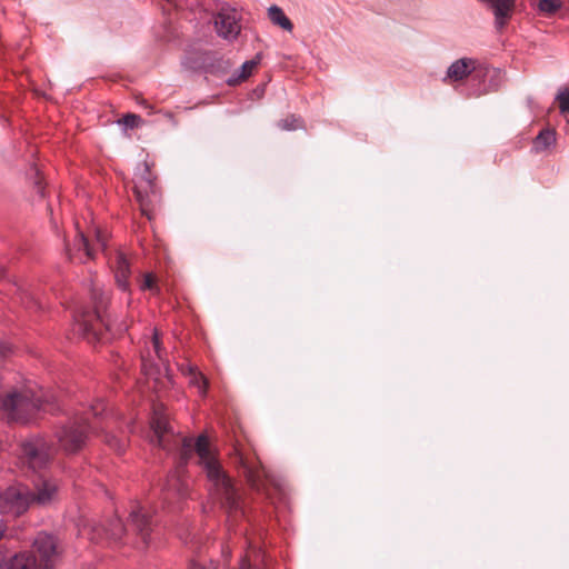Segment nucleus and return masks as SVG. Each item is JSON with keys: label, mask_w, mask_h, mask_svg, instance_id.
<instances>
[{"label": "nucleus", "mask_w": 569, "mask_h": 569, "mask_svg": "<svg viewBox=\"0 0 569 569\" xmlns=\"http://www.w3.org/2000/svg\"><path fill=\"white\" fill-rule=\"evenodd\" d=\"M150 428L149 440L152 445L168 452H179V468L186 466L193 452H196L199 465L206 472L211 486V490L221 505L229 510H237L239 508V499L233 483L222 469L216 452L211 450L206 435H200L194 441L192 438L174 433L166 413L159 408L153 410Z\"/></svg>", "instance_id": "1"}, {"label": "nucleus", "mask_w": 569, "mask_h": 569, "mask_svg": "<svg viewBox=\"0 0 569 569\" xmlns=\"http://www.w3.org/2000/svg\"><path fill=\"white\" fill-rule=\"evenodd\" d=\"M119 419L120 416L110 410L104 401L97 400L86 411L74 410L67 421L57 427L54 437L62 450L73 453L83 448L90 431L102 430L106 443L121 453L127 440L113 433L119 428Z\"/></svg>", "instance_id": "2"}, {"label": "nucleus", "mask_w": 569, "mask_h": 569, "mask_svg": "<svg viewBox=\"0 0 569 569\" xmlns=\"http://www.w3.org/2000/svg\"><path fill=\"white\" fill-rule=\"evenodd\" d=\"M57 402L54 392L28 382L0 395V411L8 421L24 423L40 410L56 412L60 409Z\"/></svg>", "instance_id": "3"}, {"label": "nucleus", "mask_w": 569, "mask_h": 569, "mask_svg": "<svg viewBox=\"0 0 569 569\" xmlns=\"http://www.w3.org/2000/svg\"><path fill=\"white\" fill-rule=\"evenodd\" d=\"M58 493L56 480L39 476L33 480V490L23 486L9 487L0 492V513L19 517L32 503L47 506L54 501Z\"/></svg>", "instance_id": "4"}, {"label": "nucleus", "mask_w": 569, "mask_h": 569, "mask_svg": "<svg viewBox=\"0 0 569 569\" xmlns=\"http://www.w3.org/2000/svg\"><path fill=\"white\" fill-rule=\"evenodd\" d=\"M91 299L94 303V310L78 311L74 315V330L84 338L99 339L101 327L109 329V323L102 315V310L106 308L109 298L107 292L100 289L98 284L93 283L91 288Z\"/></svg>", "instance_id": "5"}, {"label": "nucleus", "mask_w": 569, "mask_h": 569, "mask_svg": "<svg viewBox=\"0 0 569 569\" xmlns=\"http://www.w3.org/2000/svg\"><path fill=\"white\" fill-rule=\"evenodd\" d=\"M154 179L150 171V164L147 161L138 164L133 178L134 194L141 213L149 220L152 218V212L160 201V193Z\"/></svg>", "instance_id": "6"}, {"label": "nucleus", "mask_w": 569, "mask_h": 569, "mask_svg": "<svg viewBox=\"0 0 569 569\" xmlns=\"http://www.w3.org/2000/svg\"><path fill=\"white\" fill-rule=\"evenodd\" d=\"M56 448L43 437L32 436L20 445V463L34 472L44 469L51 461Z\"/></svg>", "instance_id": "7"}, {"label": "nucleus", "mask_w": 569, "mask_h": 569, "mask_svg": "<svg viewBox=\"0 0 569 569\" xmlns=\"http://www.w3.org/2000/svg\"><path fill=\"white\" fill-rule=\"evenodd\" d=\"M241 13L236 8L221 7L214 14L213 23L219 37L228 41H233L241 32Z\"/></svg>", "instance_id": "8"}, {"label": "nucleus", "mask_w": 569, "mask_h": 569, "mask_svg": "<svg viewBox=\"0 0 569 569\" xmlns=\"http://www.w3.org/2000/svg\"><path fill=\"white\" fill-rule=\"evenodd\" d=\"M128 527L139 536L143 547L149 546L153 530V520L142 507L136 506L132 508Z\"/></svg>", "instance_id": "9"}, {"label": "nucleus", "mask_w": 569, "mask_h": 569, "mask_svg": "<svg viewBox=\"0 0 569 569\" xmlns=\"http://www.w3.org/2000/svg\"><path fill=\"white\" fill-rule=\"evenodd\" d=\"M239 463L250 486L257 491L264 489L266 481L270 475L259 461L250 460L242 453H238Z\"/></svg>", "instance_id": "10"}, {"label": "nucleus", "mask_w": 569, "mask_h": 569, "mask_svg": "<svg viewBox=\"0 0 569 569\" xmlns=\"http://www.w3.org/2000/svg\"><path fill=\"white\" fill-rule=\"evenodd\" d=\"M33 547L38 551L44 569H51L58 556L54 537L40 532L33 540Z\"/></svg>", "instance_id": "11"}, {"label": "nucleus", "mask_w": 569, "mask_h": 569, "mask_svg": "<svg viewBox=\"0 0 569 569\" xmlns=\"http://www.w3.org/2000/svg\"><path fill=\"white\" fill-rule=\"evenodd\" d=\"M152 352L154 356L162 360V349H161V342L159 332L157 329L153 331V336L150 340V347H148L147 351L142 352L141 355V367L146 376L152 377L156 375H160V367L157 366L154 362V358L152 356Z\"/></svg>", "instance_id": "12"}, {"label": "nucleus", "mask_w": 569, "mask_h": 569, "mask_svg": "<svg viewBox=\"0 0 569 569\" xmlns=\"http://www.w3.org/2000/svg\"><path fill=\"white\" fill-rule=\"evenodd\" d=\"M495 16L496 27L503 28L512 16L516 0H480Z\"/></svg>", "instance_id": "13"}, {"label": "nucleus", "mask_w": 569, "mask_h": 569, "mask_svg": "<svg viewBox=\"0 0 569 569\" xmlns=\"http://www.w3.org/2000/svg\"><path fill=\"white\" fill-rule=\"evenodd\" d=\"M476 70V60L461 58L450 64L447 70L446 79L450 81H460Z\"/></svg>", "instance_id": "14"}, {"label": "nucleus", "mask_w": 569, "mask_h": 569, "mask_svg": "<svg viewBox=\"0 0 569 569\" xmlns=\"http://www.w3.org/2000/svg\"><path fill=\"white\" fill-rule=\"evenodd\" d=\"M67 254L69 259H77L80 262L92 258V248L82 231H78L73 247H67Z\"/></svg>", "instance_id": "15"}, {"label": "nucleus", "mask_w": 569, "mask_h": 569, "mask_svg": "<svg viewBox=\"0 0 569 569\" xmlns=\"http://www.w3.org/2000/svg\"><path fill=\"white\" fill-rule=\"evenodd\" d=\"M114 278L118 287L123 290H129V276L130 263L122 252H117L113 262Z\"/></svg>", "instance_id": "16"}, {"label": "nucleus", "mask_w": 569, "mask_h": 569, "mask_svg": "<svg viewBox=\"0 0 569 569\" xmlns=\"http://www.w3.org/2000/svg\"><path fill=\"white\" fill-rule=\"evenodd\" d=\"M268 18L272 24L281 28L284 31L292 32L293 23L286 16L284 11L280 7H278L276 4L269 7L268 8Z\"/></svg>", "instance_id": "17"}, {"label": "nucleus", "mask_w": 569, "mask_h": 569, "mask_svg": "<svg viewBox=\"0 0 569 569\" xmlns=\"http://www.w3.org/2000/svg\"><path fill=\"white\" fill-rule=\"evenodd\" d=\"M8 569H38V563L31 553L20 552L10 559Z\"/></svg>", "instance_id": "18"}, {"label": "nucleus", "mask_w": 569, "mask_h": 569, "mask_svg": "<svg viewBox=\"0 0 569 569\" xmlns=\"http://www.w3.org/2000/svg\"><path fill=\"white\" fill-rule=\"evenodd\" d=\"M257 64V60H248L243 62L241 68L227 80V83L229 86H236L247 80L252 74V71Z\"/></svg>", "instance_id": "19"}, {"label": "nucleus", "mask_w": 569, "mask_h": 569, "mask_svg": "<svg viewBox=\"0 0 569 569\" xmlns=\"http://www.w3.org/2000/svg\"><path fill=\"white\" fill-rule=\"evenodd\" d=\"M188 371L190 376V383L198 388L201 396H204L207 392V380L204 376L194 367H189Z\"/></svg>", "instance_id": "20"}, {"label": "nucleus", "mask_w": 569, "mask_h": 569, "mask_svg": "<svg viewBox=\"0 0 569 569\" xmlns=\"http://www.w3.org/2000/svg\"><path fill=\"white\" fill-rule=\"evenodd\" d=\"M127 527L123 525L120 518H114L109 522L107 532L113 540H121Z\"/></svg>", "instance_id": "21"}, {"label": "nucleus", "mask_w": 569, "mask_h": 569, "mask_svg": "<svg viewBox=\"0 0 569 569\" xmlns=\"http://www.w3.org/2000/svg\"><path fill=\"white\" fill-rule=\"evenodd\" d=\"M166 490L168 492H172L174 493L176 496H178L179 498H182L184 497L186 495V486L183 485V482L181 481L180 477H176V476H172L167 485H166Z\"/></svg>", "instance_id": "22"}, {"label": "nucleus", "mask_w": 569, "mask_h": 569, "mask_svg": "<svg viewBox=\"0 0 569 569\" xmlns=\"http://www.w3.org/2000/svg\"><path fill=\"white\" fill-rule=\"evenodd\" d=\"M561 0H540L538 3V9L540 10V12L547 16L555 14L558 10L561 9Z\"/></svg>", "instance_id": "23"}, {"label": "nucleus", "mask_w": 569, "mask_h": 569, "mask_svg": "<svg viewBox=\"0 0 569 569\" xmlns=\"http://www.w3.org/2000/svg\"><path fill=\"white\" fill-rule=\"evenodd\" d=\"M142 122H143L142 118L136 113H127L121 119L118 120V123L124 130L138 128Z\"/></svg>", "instance_id": "24"}, {"label": "nucleus", "mask_w": 569, "mask_h": 569, "mask_svg": "<svg viewBox=\"0 0 569 569\" xmlns=\"http://www.w3.org/2000/svg\"><path fill=\"white\" fill-rule=\"evenodd\" d=\"M19 299L26 306V308H41V303L34 298L33 293L17 287Z\"/></svg>", "instance_id": "25"}, {"label": "nucleus", "mask_w": 569, "mask_h": 569, "mask_svg": "<svg viewBox=\"0 0 569 569\" xmlns=\"http://www.w3.org/2000/svg\"><path fill=\"white\" fill-rule=\"evenodd\" d=\"M556 101L558 102L559 111L561 114H566L569 112V88L563 87L560 88L558 94L556 97Z\"/></svg>", "instance_id": "26"}, {"label": "nucleus", "mask_w": 569, "mask_h": 569, "mask_svg": "<svg viewBox=\"0 0 569 569\" xmlns=\"http://www.w3.org/2000/svg\"><path fill=\"white\" fill-rule=\"evenodd\" d=\"M278 126L282 130H297L302 127V120L296 116H289L281 120Z\"/></svg>", "instance_id": "27"}, {"label": "nucleus", "mask_w": 569, "mask_h": 569, "mask_svg": "<svg viewBox=\"0 0 569 569\" xmlns=\"http://www.w3.org/2000/svg\"><path fill=\"white\" fill-rule=\"evenodd\" d=\"M557 133L555 131V129L552 128H545V129H541L537 137L535 138L533 142H543V143H547V142H555L556 139H557Z\"/></svg>", "instance_id": "28"}, {"label": "nucleus", "mask_w": 569, "mask_h": 569, "mask_svg": "<svg viewBox=\"0 0 569 569\" xmlns=\"http://www.w3.org/2000/svg\"><path fill=\"white\" fill-rule=\"evenodd\" d=\"M27 177L33 181V183L38 188V192L41 197H43V188L41 186V179H40V170L36 164H32L29 170L27 171Z\"/></svg>", "instance_id": "29"}, {"label": "nucleus", "mask_w": 569, "mask_h": 569, "mask_svg": "<svg viewBox=\"0 0 569 569\" xmlns=\"http://www.w3.org/2000/svg\"><path fill=\"white\" fill-rule=\"evenodd\" d=\"M142 290H153L154 289V278L151 273L144 274L143 282L141 284Z\"/></svg>", "instance_id": "30"}, {"label": "nucleus", "mask_w": 569, "mask_h": 569, "mask_svg": "<svg viewBox=\"0 0 569 569\" xmlns=\"http://www.w3.org/2000/svg\"><path fill=\"white\" fill-rule=\"evenodd\" d=\"M12 353V348L8 342L0 341V361Z\"/></svg>", "instance_id": "31"}, {"label": "nucleus", "mask_w": 569, "mask_h": 569, "mask_svg": "<svg viewBox=\"0 0 569 569\" xmlns=\"http://www.w3.org/2000/svg\"><path fill=\"white\" fill-rule=\"evenodd\" d=\"M550 144H547V143H543V144H536V147L533 148V152L535 153H540V152H543L546 151L548 148H549Z\"/></svg>", "instance_id": "32"}, {"label": "nucleus", "mask_w": 569, "mask_h": 569, "mask_svg": "<svg viewBox=\"0 0 569 569\" xmlns=\"http://www.w3.org/2000/svg\"><path fill=\"white\" fill-rule=\"evenodd\" d=\"M7 527L2 520H0V540L4 537Z\"/></svg>", "instance_id": "33"}, {"label": "nucleus", "mask_w": 569, "mask_h": 569, "mask_svg": "<svg viewBox=\"0 0 569 569\" xmlns=\"http://www.w3.org/2000/svg\"><path fill=\"white\" fill-rule=\"evenodd\" d=\"M128 432H134V426L132 422H128L127 426H126Z\"/></svg>", "instance_id": "34"}, {"label": "nucleus", "mask_w": 569, "mask_h": 569, "mask_svg": "<svg viewBox=\"0 0 569 569\" xmlns=\"http://www.w3.org/2000/svg\"><path fill=\"white\" fill-rule=\"evenodd\" d=\"M96 236H97V240L100 242V244H101L102 247H104V242L102 241V239H101V237H100V232H99V231H97V234H96Z\"/></svg>", "instance_id": "35"}, {"label": "nucleus", "mask_w": 569, "mask_h": 569, "mask_svg": "<svg viewBox=\"0 0 569 569\" xmlns=\"http://www.w3.org/2000/svg\"><path fill=\"white\" fill-rule=\"evenodd\" d=\"M4 274H6V269L2 266H0V278L4 277Z\"/></svg>", "instance_id": "36"}, {"label": "nucleus", "mask_w": 569, "mask_h": 569, "mask_svg": "<svg viewBox=\"0 0 569 569\" xmlns=\"http://www.w3.org/2000/svg\"><path fill=\"white\" fill-rule=\"evenodd\" d=\"M226 64H227V67H230V66H231V63H230V61H229V60H227V61H226Z\"/></svg>", "instance_id": "37"}]
</instances>
